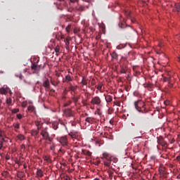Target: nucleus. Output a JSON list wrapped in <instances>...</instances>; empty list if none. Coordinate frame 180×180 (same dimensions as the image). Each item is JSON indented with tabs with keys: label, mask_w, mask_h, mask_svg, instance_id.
<instances>
[{
	"label": "nucleus",
	"mask_w": 180,
	"mask_h": 180,
	"mask_svg": "<svg viewBox=\"0 0 180 180\" xmlns=\"http://www.w3.org/2000/svg\"><path fill=\"white\" fill-rule=\"evenodd\" d=\"M174 86V84L172 83H171V81L169 82V84H168V87L169 88H172Z\"/></svg>",
	"instance_id": "37998d69"
},
{
	"label": "nucleus",
	"mask_w": 180,
	"mask_h": 180,
	"mask_svg": "<svg viewBox=\"0 0 180 180\" xmlns=\"http://www.w3.org/2000/svg\"><path fill=\"white\" fill-rule=\"evenodd\" d=\"M47 140H49V141H51V138H50V136H49V138L47 139Z\"/></svg>",
	"instance_id": "13d9d810"
},
{
	"label": "nucleus",
	"mask_w": 180,
	"mask_h": 180,
	"mask_svg": "<svg viewBox=\"0 0 180 180\" xmlns=\"http://www.w3.org/2000/svg\"><path fill=\"white\" fill-rule=\"evenodd\" d=\"M6 103H7V105H11V104H12V100H11V99H7Z\"/></svg>",
	"instance_id": "58836bf2"
},
{
	"label": "nucleus",
	"mask_w": 180,
	"mask_h": 180,
	"mask_svg": "<svg viewBox=\"0 0 180 180\" xmlns=\"http://www.w3.org/2000/svg\"><path fill=\"white\" fill-rule=\"evenodd\" d=\"M4 147V143H2V141H0V150Z\"/></svg>",
	"instance_id": "8fccbe9b"
},
{
	"label": "nucleus",
	"mask_w": 180,
	"mask_h": 180,
	"mask_svg": "<svg viewBox=\"0 0 180 180\" xmlns=\"http://www.w3.org/2000/svg\"><path fill=\"white\" fill-rule=\"evenodd\" d=\"M102 86H103V84L102 83H99V84L97 86V89L98 91H102Z\"/></svg>",
	"instance_id": "c85d7f7f"
},
{
	"label": "nucleus",
	"mask_w": 180,
	"mask_h": 180,
	"mask_svg": "<svg viewBox=\"0 0 180 180\" xmlns=\"http://www.w3.org/2000/svg\"><path fill=\"white\" fill-rule=\"evenodd\" d=\"M174 7L176 9L177 12H180V5L176 4Z\"/></svg>",
	"instance_id": "473e14b6"
},
{
	"label": "nucleus",
	"mask_w": 180,
	"mask_h": 180,
	"mask_svg": "<svg viewBox=\"0 0 180 180\" xmlns=\"http://www.w3.org/2000/svg\"><path fill=\"white\" fill-rule=\"evenodd\" d=\"M43 159L44 160V161H46V162H51V159H50V156L49 155H44L43 157Z\"/></svg>",
	"instance_id": "4be33fe9"
},
{
	"label": "nucleus",
	"mask_w": 180,
	"mask_h": 180,
	"mask_svg": "<svg viewBox=\"0 0 180 180\" xmlns=\"http://www.w3.org/2000/svg\"><path fill=\"white\" fill-rule=\"evenodd\" d=\"M105 167H110V161L104 162Z\"/></svg>",
	"instance_id": "72a5a7b5"
},
{
	"label": "nucleus",
	"mask_w": 180,
	"mask_h": 180,
	"mask_svg": "<svg viewBox=\"0 0 180 180\" xmlns=\"http://www.w3.org/2000/svg\"><path fill=\"white\" fill-rule=\"evenodd\" d=\"M77 86H73L72 84H70V86L68 87L69 91L74 92V94H77Z\"/></svg>",
	"instance_id": "f8f14e48"
},
{
	"label": "nucleus",
	"mask_w": 180,
	"mask_h": 180,
	"mask_svg": "<svg viewBox=\"0 0 180 180\" xmlns=\"http://www.w3.org/2000/svg\"><path fill=\"white\" fill-rule=\"evenodd\" d=\"M70 103H72V102L71 101H68L67 103H65L63 106H64L65 108H67V106H70Z\"/></svg>",
	"instance_id": "7c9ffc66"
},
{
	"label": "nucleus",
	"mask_w": 180,
	"mask_h": 180,
	"mask_svg": "<svg viewBox=\"0 0 180 180\" xmlns=\"http://www.w3.org/2000/svg\"><path fill=\"white\" fill-rule=\"evenodd\" d=\"M82 84L83 85H88V82H86V79H85V77H83L82 79Z\"/></svg>",
	"instance_id": "393cba45"
},
{
	"label": "nucleus",
	"mask_w": 180,
	"mask_h": 180,
	"mask_svg": "<svg viewBox=\"0 0 180 180\" xmlns=\"http://www.w3.org/2000/svg\"><path fill=\"white\" fill-rule=\"evenodd\" d=\"M111 57L114 60H117V58H119V55L117 54V53L114 51L111 53Z\"/></svg>",
	"instance_id": "dca6fc26"
},
{
	"label": "nucleus",
	"mask_w": 180,
	"mask_h": 180,
	"mask_svg": "<svg viewBox=\"0 0 180 180\" xmlns=\"http://www.w3.org/2000/svg\"><path fill=\"white\" fill-rule=\"evenodd\" d=\"M157 143L160 146H162V147H168V143L165 141L164 138L162 136L157 137Z\"/></svg>",
	"instance_id": "423d86ee"
},
{
	"label": "nucleus",
	"mask_w": 180,
	"mask_h": 180,
	"mask_svg": "<svg viewBox=\"0 0 180 180\" xmlns=\"http://www.w3.org/2000/svg\"><path fill=\"white\" fill-rule=\"evenodd\" d=\"M134 106L138 112H141V109L144 108V107L146 106V103L141 100H138L134 103Z\"/></svg>",
	"instance_id": "f03ea898"
},
{
	"label": "nucleus",
	"mask_w": 180,
	"mask_h": 180,
	"mask_svg": "<svg viewBox=\"0 0 180 180\" xmlns=\"http://www.w3.org/2000/svg\"><path fill=\"white\" fill-rule=\"evenodd\" d=\"M132 122L134 124H139V120H137V118H134Z\"/></svg>",
	"instance_id": "f704fd0d"
},
{
	"label": "nucleus",
	"mask_w": 180,
	"mask_h": 180,
	"mask_svg": "<svg viewBox=\"0 0 180 180\" xmlns=\"http://www.w3.org/2000/svg\"><path fill=\"white\" fill-rule=\"evenodd\" d=\"M27 109H28V110H30L31 112H33V110H34V106H29Z\"/></svg>",
	"instance_id": "c9c22d12"
},
{
	"label": "nucleus",
	"mask_w": 180,
	"mask_h": 180,
	"mask_svg": "<svg viewBox=\"0 0 180 180\" xmlns=\"http://www.w3.org/2000/svg\"><path fill=\"white\" fill-rule=\"evenodd\" d=\"M115 104L116 105V106L120 107V101H117L116 103H115Z\"/></svg>",
	"instance_id": "de8ad7c7"
},
{
	"label": "nucleus",
	"mask_w": 180,
	"mask_h": 180,
	"mask_svg": "<svg viewBox=\"0 0 180 180\" xmlns=\"http://www.w3.org/2000/svg\"><path fill=\"white\" fill-rule=\"evenodd\" d=\"M90 103L94 105H96V106H101V103H102V100L99 96H96L91 98Z\"/></svg>",
	"instance_id": "7ed1b4c3"
},
{
	"label": "nucleus",
	"mask_w": 180,
	"mask_h": 180,
	"mask_svg": "<svg viewBox=\"0 0 180 180\" xmlns=\"http://www.w3.org/2000/svg\"><path fill=\"white\" fill-rule=\"evenodd\" d=\"M124 24H123V22H121L119 24V27H121V29H123V27H124Z\"/></svg>",
	"instance_id": "c03bdc74"
},
{
	"label": "nucleus",
	"mask_w": 180,
	"mask_h": 180,
	"mask_svg": "<svg viewBox=\"0 0 180 180\" xmlns=\"http://www.w3.org/2000/svg\"><path fill=\"white\" fill-rule=\"evenodd\" d=\"M65 46H70V41L68 39L65 40Z\"/></svg>",
	"instance_id": "ea45409f"
},
{
	"label": "nucleus",
	"mask_w": 180,
	"mask_h": 180,
	"mask_svg": "<svg viewBox=\"0 0 180 180\" xmlns=\"http://www.w3.org/2000/svg\"><path fill=\"white\" fill-rule=\"evenodd\" d=\"M72 99L74 103H77L78 101L79 100V96H73L72 97Z\"/></svg>",
	"instance_id": "6ab92c4d"
},
{
	"label": "nucleus",
	"mask_w": 180,
	"mask_h": 180,
	"mask_svg": "<svg viewBox=\"0 0 180 180\" xmlns=\"http://www.w3.org/2000/svg\"><path fill=\"white\" fill-rule=\"evenodd\" d=\"M74 81V77L70 75H67L65 77V80L63 81V82H66L67 84H70V82Z\"/></svg>",
	"instance_id": "9b49d317"
},
{
	"label": "nucleus",
	"mask_w": 180,
	"mask_h": 180,
	"mask_svg": "<svg viewBox=\"0 0 180 180\" xmlns=\"http://www.w3.org/2000/svg\"><path fill=\"white\" fill-rule=\"evenodd\" d=\"M136 74H137L138 75H140V72H136Z\"/></svg>",
	"instance_id": "69168bd1"
},
{
	"label": "nucleus",
	"mask_w": 180,
	"mask_h": 180,
	"mask_svg": "<svg viewBox=\"0 0 180 180\" xmlns=\"http://www.w3.org/2000/svg\"><path fill=\"white\" fill-rule=\"evenodd\" d=\"M179 62L180 63V56L178 57Z\"/></svg>",
	"instance_id": "338daca9"
},
{
	"label": "nucleus",
	"mask_w": 180,
	"mask_h": 180,
	"mask_svg": "<svg viewBox=\"0 0 180 180\" xmlns=\"http://www.w3.org/2000/svg\"><path fill=\"white\" fill-rule=\"evenodd\" d=\"M24 169H26L27 168V166L26 165H23Z\"/></svg>",
	"instance_id": "bf43d9fd"
},
{
	"label": "nucleus",
	"mask_w": 180,
	"mask_h": 180,
	"mask_svg": "<svg viewBox=\"0 0 180 180\" xmlns=\"http://www.w3.org/2000/svg\"><path fill=\"white\" fill-rule=\"evenodd\" d=\"M55 52L56 53V54H59L60 53V46H56V47L55 48Z\"/></svg>",
	"instance_id": "bb28decb"
},
{
	"label": "nucleus",
	"mask_w": 180,
	"mask_h": 180,
	"mask_svg": "<svg viewBox=\"0 0 180 180\" xmlns=\"http://www.w3.org/2000/svg\"><path fill=\"white\" fill-rule=\"evenodd\" d=\"M58 141L63 147H65V148H70V146H68V139L67 138V136L60 137Z\"/></svg>",
	"instance_id": "f257e3e1"
},
{
	"label": "nucleus",
	"mask_w": 180,
	"mask_h": 180,
	"mask_svg": "<svg viewBox=\"0 0 180 180\" xmlns=\"http://www.w3.org/2000/svg\"><path fill=\"white\" fill-rule=\"evenodd\" d=\"M64 113L66 117H72L74 116V112L70 108H67L66 110H65Z\"/></svg>",
	"instance_id": "0eeeda50"
},
{
	"label": "nucleus",
	"mask_w": 180,
	"mask_h": 180,
	"mask_svg": "<svg viewBox=\"0 0 180 180\" xmlns=\"http://www.w3.org/2000/svg\"><path fill=\"white\" fill-rule=\"evenodd\" d=\"M104 96H105V99L106 101V102H112V101H113V98H112V96L110 95H105L104 94Z\"/></svg>",
	"instance_id": "4468645a"
},
{
	"label": "nucleus",
	"mask_w": 180,
	"mask_h": 180,
	"mask_svg": "<svg viewBox=\"0 0 180 180\" xmlns=\"http://www.w3.org/2000/svg\"><path fill=\"white\" fill-rule=\"evenodd\" d=\"M41 136H42V137L45 140H47V139H49V136H50V134H49V131H47V128H45V129L41 130Z\"/></svg>",
	"instance_id": "6e6552de"
},
{
	"label": "nucleus",
	"mask_w": 180,
	"mask_h": 180,
	"mask_svg": "<svg viewBox=\"0 0 180 180\" xmlns=\"http://www.w3.org/2000/svg\"><path fill=\"white\" fill-rule=\"evenodd\" d=\"M58 83V85L60 84V80L56 81Z\"/></svg>",
	"instance_id": "680f3d73"
},
{
	"label": "nucleus",
	"mask_w": 180,
	"mask_h": 180,
	"mask_svg": "<svg viewBox=\"0 0 180 180\" xmlns=\"http://www.w3.org/2000/svg\"><path fill=\"white\" fill-rule=\"evenodd\" d=\"M8 92V89H6L5 87H1L0 89V93L2 95H6V93Z\"/></svg>",
	"instance_id": "2eb2a0df"
},
{
	"label": "nucleus",
	"mask_w": 180,
	"mask_h": 180,
	"mask_svg": "<svg viewBox=\"0 0 180 180\" xmlns=\"http://www.w3.org/2000/svg\"><path fill=\"white\" fill-rule=\"evenodd\" d=\"M17 117H18V119H19L20 120V119H22V117H23V116L22 115V114H17Z\"/></svg>",
	"instance_id": "a19ab883"
},
{
	"label": "nucleus",
	"mask_w": 180,
	"mask_h": 180,
	"mask_svg": "<svg viewBox=\"0 0 180 180\" xmlns=\"http://www.w3.org/2000/svg\"><path fill=\"white\" fill-rule=\"evenodd\" d=\"M31 68L33 71V74H39V72H40V70H41L43 67H41V65H37V63H32Z\"/></svg>",
	"instance_id": "39448f33"
},
{
	"label": "nucleus",
	"mask_w": 180,
	"mask_h": 180,
	"mask_svg": "<svg viewBox=\"0 0 180 180\" xmlns=\"http://www.w3.org/2000/svg\"><path fill=\"white\" fill-rule=\"evenodd\" d=\"M40 129V128L38 127V130H35L33 131V134H35V136H37V134H39V130Z\"/></svg>",
	"instance_id": "e433bc0d"
},
{
	"label": "nucleus",
	"mask_w": 180,
	"mask_h": 180,
	"mask_svg": "<svg viewBox=\"0 0 180 180\" xmlns=\"http://www.w3.org/2000/svg\"><path fill=\"white\" fill-rule=\"evenodd\" d=\"M17 138L18 140H20V141H23V140H25V137L23 134H20L17 136Z\"/></svg>",
	"instance_id": "f3484780"
},
{
	"label": "nucleus",
	"mask_w": 180,
	"mask_h": 180,
	"mask_svg": "<svg viewBox=\"0 0 180 180\" xmlns=\"http://www.w3.org/2000/svg\"><path fill=\"white\" fill-rule=\"evenodd\" d=\"M2 137H4V136H2V135L0 134V139H1Z\"/></svg>",
	"instance_id": "e2e57ef3"
},
{
	"label": "nucleus",
	"mask_w": 180,
	"mask_h": 180,
	"mask_svg": "<svg viewBox=\"0 0 180 180\" xmlns=\"http://www.w3.org/2000/svg\"><path fill=\"white\" fill-rule=\"evenodd\" d=\"M1 141H2V143L4 144V142L6 141L5 140V138L3 136L1 139H0Z\"/></svg>",
	"instance_id": "09e8293b"
},
{
	"label": "nucleus",
	"mask_w": 180,
	"mask_h": 180,
	"mask_svg": "<svg viewBox=\"0 0 180 180\" xmlns=\"http://www.w3.org/2000/svg\"><path fill=\"white\" fill-rule=\"evenodd\" d=\"M94 180H99V179H98V178H96Z\"/></svg>",
	"instance_id": "774afa93"
},
{
	"label": "nucleus",
	"mask_w": 180,
	"mask_h": 180,
	"mask_svg": "<svg viewBox=\"0 0 180 180\" xmlns=\"http://www.w3.org/2000/svg\"><path fill=\"white\" fill-rule=\"evenodd\" d=\"M125 15H127V16H130V12L125 11Z\"/></svg>",
	"instance_id": "3c124183"
},
{
	"label": "nucleus",
	"mask_w": 180,
	"mask_h": 180,
	"mask_svg": "<svg viewBox=\"0 0 180 180\" xmlns=\"http://www.w3.org/2000/svg\"><path fill=\"white\" fill-rule=\"evenodd\" d=\"M112 161H113V162H117V158L113 157V156H111V160H110V162H112Z\"/></svg>",
	"instance_id": "a878e982"
},
{
	"label": "nucleus",
	"mask_w": 180,
	"mask_h": 180,
	"mask_svg": "<svg viewBox=\"0 0 180 180\" xmlns=\"http://www.w3.org/2000/svg\"><path fill=\"white\" fill-rule=\"evenodd\" d=\"M51 85H53V86H57L58 83L55 80H51Z\"/></svg>",
	"instance_id": "c756f323"
},
{
	"label": "nucleus",
	"mask_w": 180,
	"mask_h": 180,
	"mask_svg": "<svg viewBox=\"0 0 180 180\" xmlns=\"http://www.w3.org/2000/svg\"><path fill=\"white\" fill-rule=\"evenodd\" d=\"M176 179H180V174L177 175Z\"/></svg>",
	"instance_id": "4d7b16f0"
},
{
	"label": "nucleus",
	"mask_w": 180,
	"mask_h": 180,
	"mask_svg": "<svg viewBox=\"0 0 180 180\" xmlns=\"http://www.w3.org/2000/svg\"><path fill=\"white\" fill-rule=\"evenodd\" d=\"M51 127L53 129V130H57L58 129V122H53L51 123Z\"/></svg>",
	"instance_id": "ddd939ff"
},
{
	"label": "nucleus",
	"mask_w": 180,
	"mask_h": 180,
	"mask_svg": "<svg viewBox=\"0 0 180 180\" xmlns=\"http://www.w3.org/2000/svg\"><path fill=\"white\" fill-rule=\"evenodd\" d=\"M78 32H79V29L75 28V29L74 30V33H75V34L78 33Z\"/></svg>",
	"instance_id": "a18cd8bd"
},
{
	"label": "nucleus",
	"mask_w": 180,
	"mask_h": 180,
	"mask_svg": "<svg viewBox=\"0 0 180 180\" xmlns=\"http://www.w3.org/2000/svg\"><path fill=\"white\" fill-rule=\"evenodd\" d=\"M13 127H15V129H20V124L18 122L13 124Z\"/></svg>",
	"instance_id": "cd10ccee"
},
{
	"label": "nucleus",
	"mask_w": 180,
	"mask_h": 180,
	"mask_svg": "<svg viewBox=\"0 0 180 180\" xmlns=\"http://www.w3.org/2000/svg\"><path fill=\"white\" fill-rule=\"evenodd\" d=\"M99 39H101V35L98 34V36L96 37V39L99 40Z\"/></svg>",
	"instance_id": "864d4df0"
},
{
	"label": "nucleus",
	"mask_w": 180,
	"mask_h": 180,
	"mask_svg": "<svg viewBox=\"0 0 180 180\" xmlns=\"http://www.w3.org/2000/svg\"><path fill=\"white\" fill-rule=\"evenodd\" d=\"M70 2H72V4L75 3V2H78V0H70Z\"/></svg>",
	"instance_id": "5fc2aeb1"
},
{
	"label": "nucleus",
	"mask_w": 180,
	"mask_h": 180,
	"mask_svg": "<svg viewBox=\"0 0 180 180\" xmlns=\"http://www.w3.org/2000/svg\"><path fill=\"white\" fill-rule=\"evenodd\" d=\"M85 121L87 122V123L92 124V123H94V118L91 117H88L86 118Z\"/></svg>",
	"instance_id": "a211bd4d"
},
{
	"label": "nucleus",
	"mask_w": 180,
	"mask_h": 180,
	"mask_svg": "<svg viewBox=\"0 0 180 180\" xmlns=\"http://www.w3.org/2000/svg\"><path fill=\"white\" fill-rule=\"evenodd\" d=\"M129 62L126 59L124 60L123 63H121L120 68H121V74H126L127 72V65Z\"/></svg>",
	"instance_id": "20e7f679"
},
{
	"label": "nucleus",
	"mask_w": 180,
	"mask_h": 180,
	"mask_svg": "<svg viewBox=\"0 0 180 180\" xmlns=\"http://www.w3.org/2000/svg\"><path fill=\"white\" fill-rule=\"evenodd\" d=\"M176 160H180V157H179V156H177V157H176Z\"/></svg>",
	"instance_id": "0e129e2a"
},
{
	"label": "nucleus",
	"mask_w": 180,
	"mask_h": 180,
	"mask_svg": "<svg viewBox=\"0 0 180 180\" xmlns=\"http://www.w3.org/2000/svg\"><path fill=\"white\" fill-rule=\"evenodd\" d=\"M66 50H70V46H66Z\"/></svg>",
	"instance_id": "052dcab7"
},
{
	"label": "nucleus",
	"mask_w": 180,
	"mask_h": 180,
	"mask_svg": "<svg viewBox=\"0 0 180 180\" xmlns=\"http://www.w3.org/2000/svg\"><path fill=\"white\" fill-rule=\"evenodd\" d=\"M12 113H18L19 112V108H14L11 110Z\"/></svg>",
	"instance_id": "2f4dec72"
},
{
	"label": "nucleus",
	"mask_w": 180,
	"mask_h": 180,
	"mask_svg": "<svg viewBox=\"0 0 180 180\" xmlns=\"http://www.w3.org/2000/svg\"><path fill=\"white\" fill-rule=\"evenodd\" d=\"M27 105V103H26V102H22V108H26Z\"/></svg>",
	"instance_id": "79ce46f5"
},
{
	"label": "nucleus",
	"mask_w": 180,
	"mask_h": 180,
	"mask_svg": "<svg viewBox=\"0 0 180 180\" xmlns=\"http://www.w3.org/2000/svg\"><path fill=\"white\" fill-rule=\"evenodd\" d=\"M83 154H84V155H88V157H91V155H92V153L88 150H83Z\"/></svg>",
	"instance_id": "412c9836"
},
{
	"label": "nucleus",
	"mask_w": 180,
	"mask_h": 180,
	"mask_svg": "<svg viewBox=\"0 0 180 180\" xmlns=\"http://www.w3.org/2000/svg\"><path fill=\"white\" fill-rule=\"evenodd\" d=\"M112 156L110 155V154H109L108 152H105L103 153V156L101 157V160H106L108 161H110V160H112Z\"/></svg>",
	"instance_id": "9d476101"
},
{
	"label": "nucleus",
	"mask_w": 180,
	"mask_h": 180,
	"mask_svg": "<svg viewBox=\"0 0 180 180\" xmlns=\"http://www.w3.org/2000/svg\"><path fill=\"white\" fill-rule=\"evenodd\" d=\"M42 86L45 88V89H50V80H49L48 78H46L43 83H42Z\"/></svg>",
	"instance_id": "1a4fd4ad"
},
{
	"label": "nucleus",
	"mask_w": 180,
	"mask_h": 180,
	"mask_svg": "<svg viewBox=\"0 0 180 180\" xmlns=\"http://www.w3.org/2000/svg\"><path fill=\"white\" fill-rule=\"evenodd\" d=\"M163 81L164 82H171V77H163Z\"/></svg>",
	"instance_id": "b1692460"
},
{
	"label": "nucleus",
	"mask_w": 180,
	"mask_h": 180,
	"mask_svg": "<svg viewBox=\"0 0 180 180\" xmlns=\"http://www.w3.org/2000/svg\"><path fill=\"white\" fill-rule=\"evenodd\" d=\"M114 122H115V121H114L113 120H110V124H113Z\"/></svg>",
	"instance_id": "6e6d98bb"
},
{
	"label": "nucleus",
	"mask_w": 180,
	"mask_h": 180,
	"mask_svg": "<svg viewBox=\"0 0 180 180\" xmlns=\"http://www.w3.org/2000/svg\"><path fill=\"white\" fill-rule=\"evenodd\" d=\"M70 29H71V25H68L66 27V32H70Z\"/></svg>",
	"instance_id": "4c0bfd02"
},
{
	"label": "nucleus",
	"mask_w": 180,
	"mask_h": 180,
	"mask_svg": "<svg viewBox=\"0 0 180 180\" xmlns=\"http://www.w3.org/2000/svg\"><path fill=\"white\" fill-rule=\"evenodd\" d=\"M15 164H18V165H22V164H20V162L19 160L15 161Z\"/></svg>",
	"instance_id": "603ef678"
},
{
	"label": "nucleus",
	"mask_w": 180,
	"mask_h": 180,
	"mask_svg": "<svg viewBox=\"0 0 180 180\" xmlns=\"http://www.w3.org/2000/svg\"><path fill=\"white\" fill-rule=\"evenodd\" d=\"M37 176H39V178H41L43 176V171L40 169H37Z\"/></svg>",
	"instance_id": "aec40b11"
},
{
	"label": "nucleus",
	"mask_w": 180,
	"mask_h": 180,
	"mask_svg": "<svg viewBox=\"0 0 180 180\" xmlns=\"http://www.w3.org/2000/svg\"><path fill=\"white\" fill-rule=\"evenodd\" d=\"M107 172L108 174L109 178L112 179V178H113V174H115V172L111 170H108Z\"/></svg>",
	"instance_id": "5701e85b"
},
{
	"label": "nucleus",
	"mask_w": 180,
	"mask_h": 180,
	"mask_svg": "<svg viewBox=\"0 0 180 180\" xmlns=\"http://www.w3.org/2000/svg\"><path fill=\"white\" fill-rule=\"evenodd\" d=\"M50 150H51L52 151H54V150H56V147L54 146H51Z\"/></svg>",
	"instance_id": "49530a36"
}]
</instances>
